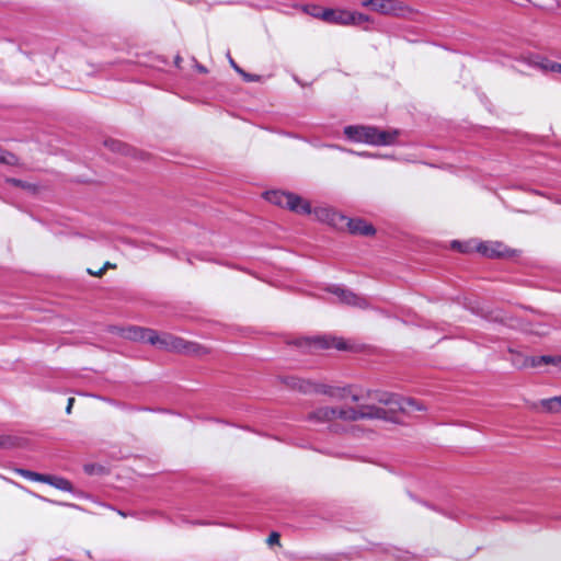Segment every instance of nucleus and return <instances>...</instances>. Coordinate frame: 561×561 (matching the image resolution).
<instances>
[{
	"label": "nucleus",
	"instance_id": "22",
	"mask_svg": "<svg viewBox=\"0 0 561 561\" xmlns=\"http://www.w3.org/2000/svg\"><path fill=\"white\" fill-rule=\"evenodd\" d=\"M240 73L242 75L243 80L249 81V82L257 81L260 79L259 76H256L253 72L243 71V72H240Z\"/></svg>",
	"mask_w": 561,
	"mask_h": 561
},
{
	"label": "nucleus",
	"instance_id": "34",
	"mask_svg": "<svg viewBox=\"0 0 561 561\" xmlns=\"http://www.w3.org/2000/svg\"><path fill=\"white\" fill-rule=\"evenodd\" d=\"M69 89L71 90H79L80 88L79 87H68Z\"/></svg>",
	"mask_w": 561,
	"mask_h": 561
},
{
	"label": "nucleus",
	"instance_id": "33",
	"mask_svg": "<svg viewBox=\"0 0 561 561\" xmlns=\"http://www.w3.org/2000/svg\"><path fill=\"white\" fill-rule=\"evenodd\" d=\"M4 445V439L2 437H0V446H3Z\"/></svg>",
	"mask_w": 561,
	"mask_h": 561
},
{
	"label": "nucleus",
	"instance_id": "12",
	"mask_svg": "<svg viewBox=\"0 0 561 561\" xmlns=\"http://www.w3.org/2000/svg\"><path fill=\"white\" fill-rule=\"evenodd\" d=\"M103 146L111 152L118 153L122 156H130L134 152V149H131L127 144L113 138L105 139L103 141Z\"/></svg>",
	"mask_w": 561,
	"mask_h": 561
},
{
	"label": "nucleus",
	"instance_id": "27",
	"mask_svg": "<svg viewBox=\"0 0 561 561\" xmlns=\"http://www.w3.org/2000/svg\"><path fill=\"white\" fill-rule=\"evenodd\" d=\"M317 343H318L321 347H330V346H331V344L329 343V341H328V340H325V339H319V340L317 341Z\"/></svg>",
	"mask_w": 561,
	"mask_h": 561
},
{
	"label": "nucleus",
	"instance_id": "3",
	"mask_svg": "<svg viewBox=\"0 0 561 561\" xmlns=\"http://www.w3.org/2000/svg\"><path fill=\"white\" fill-rule=\"evenodd\" d=\"M344 133L348 139L371 145L392 144L398 134L396 130H378L369 126H348Z\"/></svg>",
	"mask_w": 561,
	"mask_h": 561
},
{
	"label": "nucleus",
	"instance_id": "31",
	"mask_svg": "<svg viewBox=\"0 0 561 561\" xmlns=\"http://www.w3.org/2000/svg\"><path fill=\"white\" fill-rule=\"evenodd\" d=\"M295 80L297 81V83H299L301 87H306L307 85V82L301 80L300 78L298 77H295Z\"/></svg>",
	"mask_w": 561,
	"mask_h": 561
},
{
	"label": "nucleus",
	"instance_id": "9",
	"mask_svg": "<svg viewBox=\"0 0 561 561\" xmlns=\"http://www.w3.org/2000/svg\"><path fill=\"white\" fill-rule=\"evenodd\" d=\"M478 251L488 257H506L513 254V251L500 242H484L478 247Z\"/></svg>",
	"mask_w": 561,
	"mask_h": 561
},
{
	"label": "nucleus",
	"instance_id": "13",
	"mask_svg": "<svg viewBox=\"0 0 561 561\" xmlns=\"http://www.w3.org/2000/svg\"><path fill=\"white\" fill-rule=\"evenodd\" d=\"M47 481H43V483H47L49 485L55 486L58 490L70 492L72 491V484L69 480L56 476L45 474Z\"/></svg>",
	"mask_w": 561,
	"mask_h": 561
},
{
	"label": "nucleus",
	"instance_id": "19",
	"mask_svg": "<svg viewBox=\"0 0 561 561\" xmlns=\"http://www.w3.org/2000/svg\"><path fill=\"white\" fill-rule=\"evenodd\" d=\"M14 472L20 474L21 477H23L25 479H28V480H32V481H36V482L47 481L46 478H45V474L37 473V472H34V471H31V470L15 468Z\"/></svg>",
	"mask_w": 561,
	"mask_h": 561
},
{
	"label": "nucleus",
	"instance_id": "8",
	"mask_svg": "<svg viewBox=\"0 0 561 561\" xmlns=\"http://www.w3.org/2000/svg\"><path fill=\"white\" fill-rule=\"evenodd\" d=\"M340 231H347L353 234L373 236L375 228L364 219L360 218H340Z\"/></svg>",
	"mask_w": 561,
	"mask_h": 561
},
{
	"label": "nucleus",
	"instance_id": "18",
	"mask_svg": "<svg viewBox=\"0 0 561 561\" xmlns=\"http://www.w3.org/2000/svg\"><path fill=\"white\" fill-rule=\"evenodd\" d=\"M0 163L5 165L18 167L20 165V159L15 153L0 147Z\"/></svg>",
	"mask_w": 561,
	"mask_h": 561
},
{
	"label": "nucleus",
	"instance_id": "2",
	"mask_svg": "<svg viewBox=\"0 0 561 561\" xmlns=\"http://www.w3.org/2000/svg\"><path fill=\"white\" fill-rule=\"evenodd\" d=\"M378 401L383 404V408L374 405H360L359 415L362 417H376L385 419L390 421H399L397 413L403 412L401 404L404 401V397L391 393H383L380 396Z\"/></svg>",
	"mask_w": 561,
	"mask_h": 561
},
{
	"label": "nucleus",
	"instance_id": "26",
	"mask_svg": "<svg viewBox=\"0 0 561 561\" xmlns=\"http://www.w3.org/2000/svg\"><path fill=\"white\" fill-rule=\"evenodd\" d=\"M228 58H229V64L231 66V68L233 70H242L237 64L236 61L231 58V56L228 54Z\"/></svg>",
	"mask_w": 561,
	"mask_h": 561
},
{
	"label": "nucleus",
	"instance_id": "10",
	"mask_svg": "<svg viewBox=\"0 0 561 561\" xmlns=\"http://www.w3.org/2000/svg\"><path fill=\"white\" fill-rule=\"evenodd\" d=\"M348 11L342 9H324L321 12V20L337 25H347Z\"/></svg>",
	"mask_w": 561,
	"mask_h": 561
},
{
	"label": "nucleus",
	"instance_id": "32",
	"mask_svg": "<svg viewBox=\"0 0 561 561\" xmlns=\"http://www.w3.org/2000/svg\"><path fill=\"white\" fill-rule=\"evenodd\" d=\"M332 344L337 348L342 347V344L340 342H335V340H332Z\"/></svg>",
	"mask_w": 561,
	"mask_h": 561
},
{
	"label": "nucleus",
	"instance_id": "20",
	"mask_svg": "<svg viewBox=\"0 0 561 561\" xmlns=\"http://www.w3.org/2000/svg\"><path fill=\"white\" fill-rule=\"evenodd\" d=\"M368 21H370V18L367 14L356 11H348L347 25H359Z\"/></svg>",
	"mask_w": 561,
	"mask_h": 561
},
{
	"label": "nucleus",
	"instance_id": "23",
	"mask_svg": "<svg viewBox=\"0 0 561 561\" xmlns=\"http://www.w3.org/2000/svg\"><path fill=\"white\" fill-rule=\"evenodd\" d=\"M87 272L91 276L102 277L105 273V268H103V267H100L99 270L88 268Z\"/></svg>",
	"mask_w": 561,
	"mask_h": 561
},
{
	"label": "nucleus",
	"instance_id": "11",
	"mask_svg": "<svg viewBox=\"0 0 561 561\" xmlns=\"http://www.w3.org/2000/svg\"><path fill=\"white\" fill-rule=\"evenodd\" d=\"M332 294L336 296L337 300L352 306L364 307L366 305L365 299L357 297L355 294L346 291L343 288L335 287Z\"/></svg>",
	"mask_w": 561,
	"mask_h": 561
},
{
	"label": "nucleus",
	"instance_id": "15",
	"mask_svg": "<svg viewBox=\"0 0 561 561\" xmlns=\"http://www.w3.org/2000/svg\"><path fill=\"white\" fill-rule=\"evenodd\" d=\"M5 183L10 184V185H13L15 187H20L24 191H27L32 194H37L39 192V187L38 185L34 184V183H30V182H25L23 180H20V179H15V178H7L5 179Z\"/></svg>",
	"mask_w": 561,
	"mask_h": 561
},
{
	"label": "nucleus",
	"instance_id": "21",
	"mask_svg": "<svg viewBox=\"0 0 561 561\" xmlns=\"http://www.w3.org/2000/svg\"><path fill=\"white\" fill-rule=\"evenodd\" d=\"M301 10L307 13V14H310L311 16L316 18V19H320L321 20V12L324 10V9H321L320 7L318 5H301Z\"/></svg>",
	"mask_w": 561,
	"mask_h": 561
},
{
	"label": "nucleus",
	"instance_id": "24",
	"mask_svg": "<svg viewBox=\"0 0 561 561\" xmlns=\"http://www.w3.org/2000/svg\"><path fill=\"white\" fill-rule=\"evenodd\" d=\"M268 545H275L279 542V535L277 533H272L267 540Z\"/></svg>",
	"mask_w": 561,
	"mask_h": 561
},
{
	"label": "nucleus",
	"instance_id": "4",
	"mask_svg": "<svg viewBox=\"0 0 561 561\" xmlns=\"http://www.w3.org/2000/svg\"><path fill=\"white\" fill-rule=\"evenodd\" d=\"M142 343L150 344L158 350L190 352L191 345L184 340L168 333H158L150 329H142Z\"/></svg>",
	"mask_w": 561,
	"mask_h": 561
},
{
	"label": "nucleus",
	"instance_id": "1",
	"mask_svg": "<svg viewBox=\"0 0 561 561\" xmlns=\"http://www.w3.org/2000/svg\"><path fill=\"white\" fill-rule=\"evenodd\" d=\"M265 198L271 204L289 209L300 215H313L314 218L323 224L332 226L340 230V218L345 216L329 206L311 207L310 203L293 193L283 191H270L265 193Z\"/></svg>",
	"mask_w": 561,
	"mask_h": 561
},
{
	"label": "nucleus",
	"instance_id": "28",
	"mask_svg": "<svg viewBox=\"0 0 561 561\" xmlns=\"http://www.w3.org/2000/svg\"><path fill=\"white\" fill-rule=\"evenodd\" d=\"M192 61L194 62V66H195V70H199V71H203V70H207L204 66L199 65L195 58H192Z\"/></svg>",
	"mask_w": 561,
	"mask_h": 561
},
{
	"label": "nucleus",
	"instance_id": "30",
	"mask_svg": "<svg viewBox=\"0 0 561 561\" xmlns=\"http://www.w3.org/2000/svg\"><path fill=\"white\" fill-rule=\"evenodd\" d=\"M102 267L105 268V272H106L108 268H115L116 265L112 264L111 262H105Z\"/></svg>",
	"mask_w": 561,
	"mask_h": 561
},
{
	"label": "nucleus",
	"instance_id": "17",
	"mask_svg": "<svg viewBox=\"0 0 561 561\" xmlns=\"http://www.w3.org/2000/svg\"><path fill=\"white\" fill-rule=\"evenodd\" d=\"M554 365L559 366L561 368V356H539V357H533L530 365L541 366V365Z\"/></svg>",
	"mask_w": 561,
	"mask_h": 561
},
{
	"label": "nucleus",
	"instance_id": "7",
	"mask_svg": "<svg viewBox=\"0 0 561 561\" xmlns=\"http://www.w3.org/2000/svg\"><path fill=\"white\" fill-rule=\"evenodd\" d=\"M517 61L524 67L534 68L537 70H561V62L552 61L539 54H523Z\"/></svg>",
	"mask_w": 561,
	"mask_h": 561
},
{
	"label": "nucleus",
	"instance_id": "29",
	"mask_svg": "<svg viewBox=\"0 0 561 561\" xmlns=\"http://www.w3.org/2000/svg\"><path fill=\"white\" fill-rule=\"evenodd\" d=\"M181 61H182L181 56H180V55H176V56L174 57V65H175V67H176V68H179V69H181Z\"/></svg>",
	"mask_w": 561,
	"mask_h": 561
},
{
	"label": "nucleus",
	"instance_id": "25",
	"mask_svg": "<svg viewBox=\"0 0 561 561\" xmlns=\"http://www.w3.org/2000/svg\"><path fill=\"white\" fill-rule=\"evenodd\" d=\"M75 403V398H69L66 407V413L70 414Z\"/></svg>",
	"mask_w": 561,
	"mask_h": 561
},
{
	"label": "nucleus",
	"instance_id": "16",
	"mask_svg": "<svg viewBox=\"0 0 561 561\" xmlns=\"http://www.w3.org/2000/svg\"><path fill=\"white\" fill-rule=\"evenodd\" d=\"M540 408L546 412L560 413L561 412V396L542 400Z\"/></svg>",
	"mask_w": 561,
	"mask_h": 561
},
{
	"label": "nucleus",
	"instance_id": "5",
	"mask_svg": "<svg viewBox=\"0 0 561 561\" xmlns=\"http://www.w3.org/2000/svg\"><path fill=\"white\" fill-rule=\"evenodd\" d=\"M308 419L316 424H320V423L331 422V421H334L337 419H341L344 421H355V420L360 419V415H359V408L357 410L353 409V408L336 410L334 408L322 407V408H318L317 410L312 411L309 414Z\"/></svg>",
	"mask_w": 561,
	"mask_h": 561
},
{
	"label": "nucleus",
	"instance_id": "14",
	"mask_svg": "<svg viewBox=\"0 0 561 561\" xmlns=\"http://www.w3.org/2000/svg\"><path fill=\"white\" fill-rule=\"evenodd\" d=\"M401 404L403 407L402 413L408 415H414L419 412L425 411V407L421 402L411 398H404V401H402Z\"/></svg>",
	"mask_w": 561,
	"mask_h": 561
},
{
	"label": "nucleus",
	"instance_id": "6",
	"mask_svg": "<svg viewBox=\"0 0 561 561\" xmlns=\"http://www.w3.org/2000/svg\"><path fill=\"white\" fill-rule=\"evenodd\" d=\"M362 5L385 15L404 16L412 13V9L399 0H364Z\"/></svg>",
	"mask_w": 561,
	"mask_h": 561
}]
</instances>
